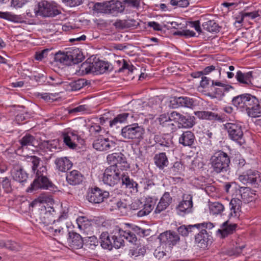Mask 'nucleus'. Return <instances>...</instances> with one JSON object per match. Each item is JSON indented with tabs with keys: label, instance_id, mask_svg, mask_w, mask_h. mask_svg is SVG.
Listing matches in <instances>:
<instances>
[{
	"label": "nucleus",
	"instance_id": "24",
	"mask_svg": "<svg viewBox=\"0 0 261 261\" xmlns=\"http://www.w3.org/2000/svg\"><path fill=\"white\" fill-rule=\"evenodd\" d=\"M55 164L56 169L62 172H66L72 166V162L67 157L57 158Z\"/></svg>",
	"mask_w": 261,
	"mask_h": 261
},
{
	"label": "nucleus",
	"instance_id": "57",
	"mask_svg": "<svg viewBox=\"0 0 261 261\" xmlns=\"http://www.w3.org/2000/svg\"><path fill=\"white\" fill-rule=\"evenodd\" d=\"M244 248V246H239L233 247L231 249L228 250L227 253L230 255H238L241 253L242 249Z\"/></svg>",
	"mask_w": 261,
	"mask_h": 261
},
{
	"label": "nucleus",
	"instance_id": "30",
	"mask_svg": "<svg viewBox=\"0 0 261 261\" xmlns=\"http://www.w3.org/2000/svg\"><path fill=\"white\" fill-rule=\"evenodd\" d=\"M94 66V74H100L107 71H110L112 69L111 65L108 62L102 61H98L93 62Z\"/></svg>",
	"mask_w": 261,
	"mask_h": 261
},
{
	"label": "nucleus",
	"instance_id": "12",
	"mask_svg": "<svg viewBox=\"0 0 261 261\" xmlns=\"http://www.w3.org/2000/svg\"><path fill=\"white\" fill-rule=\"evenodd\" d=\"M182 197V201L178 203L176 209L177 214L184 217L192 212L193 201L192 196L190 194H184Z\"/></svg>",
	"mask_w": 261,
	"mask_h": 261
},
{
	"label": "nucleus",
	"instance_id": "40",
	"mask_svg": "<svg viewBox=\"0 0 261 261\" xmlns=\"http://www.w3.org/2000/svg\"><path fill=\"white\" fill-rule=\"evenodd\" d=\"M59 141L57 139H54L48 141H43L40 144V147L42 149L48 150L50 151L59 148Z\"/></svg>",
	"mask_w": 261,
	"mask_h": 261
},
{
	"label": "nucleus",
	"instance_id": "49",
	"mask_svg": "<svg viewBox=\"0 0 261 261\" xmlns=\"http://www.w3.org/2000/svg\"><path fill=\"white\" fill-rule=\"evenodd\" d=\"M78 228L80 230H85L90 226L91 224L89 220L84 217H81L76 219Z\"/></svg>",
	"mask_w": 261,
	"mask_h": 261
},
{
	"label": "nucleus",
	"instance_id": "27",
	"mask_svg": "<svg viewBox=\"0 0 261 261\" xmlns=\"http://www.w3.org/2000/svg\"><path fill=\"white\" fill-rule=\"evenodd\" d=\"M236 227L237 224H230L228 221H226L221 225V228L218 229L217 233L221 238H224L232 234L235 231Z\"/></svg>",
	"mask_w": 261,
	"mask_h": 261
},
{
	"label": "nucleus",
	"instance_id": "58",
	"mask_svg": "<svg viewBox=\"0 0 261 261\" xmlns=\"http://www.w3.org/2000/svg\"><path fill=\"white\" fill-rule=\"evenodd\" d=\"M2 185L3 188L6 193H10L12 191L10 181L7 177H5L3 178L2 181Z\"/></svg>",
	"mask_w": 261,
	"mask_h": 261
},
{
	"label": "nucleus",
	"instance_id": "7",
	"mask_svg": "<svg viewBox=\"0 0 261 261\" xmlns=\"http://www.w3.org/2000/svg\"><path fill=\"white\" fill-rule=\"evenodd\" d=\"M34 11L35 16L43 17H55L60 13L56 6L46 1L39 2L35 6Z\"/></svg>",
	"mask_w": 261,
	"mask_h": 261
},
{
	"label": "nucleus",
	"instance_id": "9",
	"mask_svg": "<svg viewBox=\"0 0 261 261\" xmlns=\"http://www.w3.org/2000/svg\"><path fill=\"white\" fill-rule=\"evenodd\" d=\"M224 127L231 140L237 142L240 145L244 142L242 126L239 123L237 122L227 123L224 125Z\"/></svg>",
	"mask_w": 261,
	"mask_h": 261
},
{
	"label": "nucleus",
	"instance_id": "28",
	"mask_svg": "<svg viewBox=\"0 0 261 261\" xmlns=\"http://www.w3.org/2000/svg\"><path fill=\"white\" fill-rule=\"evenodd\" d=\"M172 201L169 193L165 192L161 197L155 210V213H160L168 207Z\"/></svg>",
	"mask_w": 261,
	"mask_h": 261
},
{
	"label": "nucleus",
	"instance_id": "1",
	"mask_svg": "<svg viewBox=\"0 0 261 261\" xmlns=\"http://www.w3.org/2000/svg\"><path fill=\"white\" fill-rule=\"evenodd\" d=\"M232 102L241 111H246L250 117L256 118L261 116V107L254 96L249 94L240 95L234 97Z\"/></svg>",
	"mask_w": 261,
	"mask_h": 261
},
{
	"label": "nucleus",
	"instance_id": "46",
	"mask_svg": "<svg viewBox=\"0 0 261 261\" xmlns=\"http://www.w3.org/2000/svg\"><path fill=\"white\" fill-rule=\"evenodd\" d=\"M240 197L241 200L244 203H248L253 199L252 193L248 188H242L240 190Z\"/></svg>",
	"mask_w": 261,
	"mask_h": 261
},
{
	"label": "nucleus",
	"instance_id": "4",
	"mask_svg": "<svg viewBox=\"0 0 261 261\" xmlns=\"http://www.w3.org/2000/svg\"><path fill=\"white\" fill-rule=\"evenodd\" d=\"M230 161L228 154L219 150L215 152L210 159V164L213 172L225 173L229 171Z\"/></svg>",
	"mask_w": 261,
	"mask_h": 261
},
{
	"label": "nucleus",
	"instance_id": "6",
	"mask_svg": "<svg viewBox=\"0 0 261 261\" xmlns=\"http://www.w3.org/2000/svg\"><path fill=\"white\" fill-rule=\"evenodd\" d=\"M144 133L145 130L142 126L134 123L122 127L120 135L127 140H140L143 139Z\"/></svg>",
	"mask_w": 261,
	"mask_h": 261
},
{
	"label": "nucleus",
	"instance_id": "13",
	"mask_svg": "<svg viewBox=\"0 0 261 261\" xmlns=\"http://www.w3.org/2000/svg\"><path fill=\"white\" fill-rule=\"evenodd\" d=\"M158 238L161 244L168 245L170 248L175 246L180 241L178 234L171 230L166 231L161 233Z\"/></svg>",
	"mask_w": 261,
	"mask_h": 261
},
{
	"label": "nucleus",
	"instance_id": "48",
	"mask_svg": "<svg viewBox=\"0 0 261 261\" xmlns=\"http://www.w3.org/2000/svg\"><path fill=\"white\" fill-rule=\"evenodd\" d=\"M80 71L82 74H88L89 73L94 74L93 63L87 61L83 63L80 68Z\"/></svg>",
	"mask_w": 261,
	"mask_h": 261
},
{
	"label": "nucleus",
	"instance_id": "25",
	"mask_svg": "<svg viewBox=\"0 0 261 261\" xmlns=\"http://www.w3.org/2000/svg\"><path fill=\"white\" fill-rule=\"evenodd\" d=\"M84 179L83 175L77 170H74L66 174V180L68 184L75 186L82 183Z\"/></svg>",
	"mask_w": 261,
	"mask_h": 261
},
{
	"label": "nucleus",
	"instance_id": "42",
	"mask_svg": "<svg viewBox=\"0 0 261 261\" xmlns=\"http://www.w3.org/2000/svg\"><path fill=\"white\" fill-rule=\"evenodd\" d=\"M202 27L204 31L210 33L219 32L220 28L214 20H208L204 22L202 24Z\"/></svg>",
	"mask_w": 261,
	"mask_h": 261
},
{
	"label": "nucleus",
	"instance_id": "35",
	"mask_svg": "<svg viewBox=\"0 0 261 261\" xmlns=\"http://www.w3.org/2000/svg\"><path fill=\"white\" fill-rule=\"evenodd\" d=\"M155 165L160 169H163L168 165V160L165 152L156 154L153 158Z\"/></svg>",
	"mask_w": 261,
	"mask_h": 261
},
{
	"label": "nucleus",
	"instance_id": "8",
	"mask_svg": "<svg viewBox=\"0 0 261 261\" xmlns=\"http://www.w3.org/2000/svg\"><path fill=\"white\" fill-rule=\"evenodd\" d=\"M122 176V171H120L118 167L110 166L107 167L103 174L102 181L105 184L110 186H114L120 181Z\"/></svg>",
	"mask_w": 261,
	"mask_h": 261
},
{
	"label": "nucleus",
	"instance_id": "22",
	"mask_svg": "<svg viewBox=\"0 0 261 261\" xmlns=\"http://www.w3.org/2000/svg\"><path fill=\"white\" fill-rule=\"evenodd\" d=\"M63 136L64 142L69 148L74 149L76 147V143L79 142L80 137L75 131L67 130L63 133Z\"/></svg>",
	"mask_w": 261,
	"mask_h": 261
},
{
	"label": "nucleus",
	"instance_id": "26",
	"mask_svg": "<svg viewBox=\"0 0 261 261\" xmlns=\"http://www.w3.org/2000/svg\"><path fill=\"white\" fill-rule=\"evenodd\" d=\"M175 113V111L172 112L170 114H163L158 118V121L160 124L163 126H169L171 128L172 132L176 130V126L174 124V120L172 118V116Z\"/></svg>",
	"mask_w": 261,
	"mask_h": 261
},
{
	"label": "nucleus",
	"instance_id": "14",
	"mask_svg": "<svg viewBox=\"0 0 261 261\" xmlns=\"http://www.w3.org/2000/svg\"><path fill=\"white\" fill-rule=\"evenodd\" d=\"M239 179L244 184L260 185L261 173L257 171L249 170L240 175L239 176Z\"/></svg>",
	"mask_w": 261,
	"mask_h": 261
},
{
	"label": "nucleus",
	"instance_id": "19",
	"mask_svg": "<svg viewBox=\"0 0 261 261\" xmlns=\"http://www.w3.org/2000/svg\"><path fill=\"white\" fill-rule=\"evenodd\" d=\"M93 146L96 150L106 151L115 149L116 143L108 138L99 137L94 141Z\"/></svg>",
	"mask_w": 261,
	"mask_h": 261
},
{
	"label": "nucleus",
	"instance_id": "21",
	"mask_svg": "<svg viewBox=\"0 0 261 261\" xmlns=\"http://www.w3.org/2000/svg\"><path fill=\"white\" fill-rule=\"evenodd\" d=\"M11 172L13 179L19 182H23L28 178L27 173L23 170L19 162H15L13 163V168Z\"/></svg>",
	"mask_w": 261,
	"mask_h": 261
},
{
	"label": "nucleus",
	"instance_id": "2",
	"mask_svg": "<svg viewBox=\"0 0 261 261\" xmlns=\"http://www.w3.org/2000/svg\"><path fill=\"white\" fill-rule=\"evenodd\" d=\"M29 162L32 166V171L36 174V177L31 184L28 191L32 192L38 189H49L53 187V184L46 177V168L42 166L37 169L41 161L39 158L36 156H31Z\"/></svg>",
	"mask_w": 261,
	"mask_h": 261
},
{
	"label": "nucleus",
	"instance_id": "63",
	"mask_svg": "<svg viewBox=\"0 0 261 261\" xmlns=\"http://www.w3.org/2000/svg\"><path fill=\"white\" fill-rule=\"evenodd\" d=\"M28 0H12L11 5L16 8H21Z\"/></svg>",
	"mask_w": 261,
	"mask_h": 261
},
{
	"label": "nucleus",
	"instance_id": "32",
	"mask_svg": "<svg viewBox=\"0 0 261 261\" xmlns=\"http://www.w3.org/2000/svg\"><path fill=\"white\" fill-rule=\"evenodd\" d=\"M35 142V138L33 136L26 134L19 140L20 146L18 148V151H19L21 150L23 151L27 149L28 146H34Z\"/></svg>",
	"mask_w": 261,
	"mask_h": 261
},
{
	"label": "nucleus",
	"instance_id": "38",
	"mask_svg": "<svg viewBox=\"0 0 261 261\" xmlns=\"http://www.w3.org/2000/svg\"><path fill=\"white\" fill-rule=\"evenodd\" d=\"M185 170L184 165L180 162H175L173 166L168 168L166 173L170 176H176L180 175Z\"/></svg>",
	"mask_w": 261,
	"mask_h": 261
},
{
	"label": "nucleus",
	"instance_id": "5",
	"mask_svg": "<svg viewBox=\"0 0 261 261\" xmlns=\"http://www.w3.org/2000/svg\"><path fill=\"white\" fill-rule=\"evenodd\" d=\"M111 237L114 247L116 248L124 245V239L131 243H135L137 241L136 236L133 232L130 230H123L118 226L113 227L111 231Z\"/></svg>",
	"mask_w": 261,
	"mask_h": 261
},
{
	"label": "nucleus",
	"instance_id": "15",
	"mask_svg": "<svg viewBox=\"0 0 261 261\" xmlns=\"http://www.w3.org/2000/svg\"><path fill=\"white\" fill-rule=\"evenodd\" d=\"M138 118L137 114H134L133 112H125L121 113L117 115L112 120L109 121V125L111 128H117L118 125L124 122H128L132 119L136 120Z\"/></svg>",
	"mask_w": 261,
	"mask_h": 261
},
{
	"label": "nucleus",
	"instance_id": "56",
	"mask_svg": "<svg viewBox=\"0 0 261 261\" xmlns=\"http://www.w3.org/2000/svg\"><path fill=\"white\" fill-rule=\"evenodd\" d=\"M84 242H85L87 245L89 246V247L91 248V249H93V248L96 246L98 244L96 237L94 236L88 237L87 239L85 238Z\"/></svg>",
	"mask_w": 261,
	"mask_h": 261
},
{
	"label": "nucleus",
	"instance_id": "61",
	"mask_svg": "<svg viewBox=\"0 0 261 261\" xmlns=\"http://www.w3.org/2000/svg\"><path fill=\"white\" fill-rule=\"evenodd\" d=\"M5 248L10 250H18L19 246L18 244L11 241H7L6 242Z\"/></svg>",
	"mask_w": 261,
	"mask_h": 261
},
{
	"label": "nucleus",
	"instance_id": "39",
	"mask_svg": "<svg viewBox=\"0 0 261 261\" xmlns=\"http://www.w3.org/2000/svg\"><path fill=\"white\" fill-rule=\"evenodd\" d=\"M155 204V202L154 201L152 198H149L147 199L146 202L143 204V208L139 211L138 213V216L142 217L147 215L153 209Z\"/></svg>",
	"mask_w": 261,
	"mask_h": 261
},
{
	"label": "nucleus",
	"instance_id": "45",
	"mask_svg": "<svg viewBox=\"0 0 261 261\" xmlns=\"http://www.w3.org/2000/svg\"><path fill=\"white\" fill-rule=\"evenodd\" d=\"M108 39L120 41H126L134 38L133 36L129 37L126 34H107Z\"/></svg>",
	"mask_w": 261,
	"mask_h": 261
},
{
	"label": "nucleus",
	"instance_id": "3",
	"mask_svg": "<svg viewBox=\"0 0 261 261\" xmlns=\"http://www.w3.org/2000/svg\"><path fill=\"white\" fill-rule=\"evenodd\" d=\"M84 56L78 48H69L65 52L59 51L55 55V61L66 65L81 62Z\"/></svg>",
	"mask_w": 261,
	"mask_h": 261
},
{
	"label": "nucleus",
	"instance_id": "64",
	"mask_svg": "<svg viewBox=\"0 0 261 261\" xmlns=\"http://www.w3.org/2000/svg\"><path fill=\"white\" fill-rule=\"evenodd\" d=\"M128 206L132 210H137L141 208L143 206V204L139 200H136L128 205Z\"/></svg>",
	"mask_w": 261,
	"mask_h": 261
},
{
	"label": "nucleus",
	"instance_id": "31",
	"mask_svg": "<svg viewBox=\"0 0 261 261\" xmlns=\"http://www.w3.org/2000/svg\"><path fill=\"white\" fill-rule=\"evenodd\" d=\"M195 139V136L192 132L186 131L179 138V143L184 146H191Z\"/></svg>",
	"mask_w": 261,
	"mask_h": 261
},
{
	"label": "nucleus",
	"instance_id": "33",
	"mask_svg": "<svg viewBox=\"0 0 261 261\" xmlns=\"http://www.w3.org/2000/svg\"><path fill=\"white\" fill-rule=\"evenodd\" d=\"M242 201L239 198H232L229 204L230 210V215L233 217H236L241 212Z\"/></svg>",
	"mask_w": 261,
	"mask_h": 261
},
{
	"label": "nucleus",
	"instance_id": "59",
	"mask_svg": "<svg viewBox=\"0 0 261 261\" xmlns=\"http://www.w3.org/2000/svg\"><path fill=\"white\" fill-rule=\"evenodd\" d=\"M62 2L67 6L74 7L82 4L83 0H62Z\"/></svg>",
	"mask_w": 261,
	"mask_h": 261
},
{
	"label": "nucleus",
	"instance_id": "11",
	"mask_svg": "<svg viewBox=\"0 0 261 261\" xmlns=\"http://www.w3.org/2000/svg\"><path fill=\"white\" fill-rule=\"evenodd\" d=\"M109 193L107 191H103L100 189L96 187L89 189L86 195V199L93 203H100L104 201L105 199L108 198Z\"/></svg>",
	"mask_w": 261,
	"mask_h": 261
},
{
	"label": "nucleus",
	"instance_id": "62",
	"mask_svg": "<svg viewBox=\"0 0 261 261\" xmlns=\"http://www.w3.org/2000/svg\"><path fill=\"white\" fill-rule=\"evenodd\" d=\"M30 117V115L28 113H20L16 115L15 119L18 123H20L23 121L27 120Z\"/></svg>",
	"mask_w": 261,
	"mask_h": 261
},
{
	"label": "nucleus",
	"instance_id": "36",
	"mask_svg": "<svg viewBox=\"0 0 261 261\" xmlns=\"http://www.w3.org/2000/svg\"><path fill=\"white\" fill-rule=\"evenodd\" d=\"M236 77L240 83L249 85L251 83L252 72L243 73L241 71L239 70L236 73Z\"/></svg>",
	"mask_w": 261,
	"mask_h": 261
},
{
	"label": "nucleus",
	"instance_id": "52",
	"mask_svg": "<svg viewBox=\"0 0 261 261\" xmlns=\"http://www.w3.org/2000/svg\"><path fill=\"white\" fill-rule=\"evenodd\" d=\"M125 226L128 227L129 229L136 236L135 233L140 236L144 237L145 236V230L143 229L136 225H131L128 223L125 224Z\"/></svg>",
	"mask_w": 261,
	"mask_h": 261
},
{
	"label": "nucleus",
	"instance_id": "41",
	"mask_svg": "<svg viewBox=\"0 0 261 261\" xmlns=\"http://www.w3.org/2000/svg\"><path fill=\"white\" fill-rule=\"evenodd\" d=\"M194 114L199 119H202L213 120L220 118L217 114L210 111H195Z\"/></svg>",
	"mask_w": 261,
	"mask_h": 261
},
{
	"label": "nucleus",
	"instance_id": "18",
	"mask_svg": "<svg viewBox=\"0 0 261 261\" xmlns=\"http://www.w3.org/2000/svg\"><path fill=\"white\" fill-rule=\"evenodd\" d=\"M118 6L122 7L120 3H116L115 4L111 2H108L104 3H96L93 8V10L97 13H113L116 8Z\"/></svg>",
	"mask_w": 261,
	"mask_h": 261
},
{
	"label": "nucleus",
	"instance_id": "44",
	"mask_svg": "<svg viewBox=\"0 0 261 261\" xmlns=\"http://www.w3.org/2000/svg\"><path fill=\"white\" fill-rule=\"evenodd\" d=\"M211 214L213 215H221L224 210V205L220 202H212L209 205Z\"/></svg>",
	"mask_w": 261,
	"mask_h": 261
},
{
	"label": "nucleus",
	"instance_id": "34",
	"mask_svg": "<svg viewBox=\"0 0 261 261\" xmlns=\"http://www.w3.org/2000/svg\"><path fill=\"white\" fill-rule=\"evenodd\" d=\"M68 242L70 245L76 248L82 247L84 243V240L82 237L76 232H69Z\"/></svg>",
	"mask_w": 261,
	"mask_h": 261
},
{
	"label": "nucleus",
	"instance_id": "29",
	"mask_svg": "<svg viewBox=\"0 0 261 261\" xmlns=\"http://www.w3.org/2000/svg\"><path fill=\"white\" fill-rule=\"evenodd\" d=\"M120 180H121L122 186H125V188L130 189L131 192H138V184L123 172H122V176L121 177Z\"/></svg>",
	"mask_w": 261,
	"mask_h": 261
},
{
	"label": "nucleus",
	"instance_id": "55",
	"mask_svg": "<svg viewBox=\"0 0 261 261\" xmlns=\"http://www.w3.org/2000/svg\"><path fill=\"white\" fill-rule=\"evenodd\" d=\"M158 138V137H156L155 139L160 145L168 148H173V143L170 139L166 140L165 138H162L159 140Z\"/></svg>",
	"mask_w": 261,
	"mask_h": 261
},
{
	"label": "nucleus",
	"instance_id": "54",
	"mask_svg": "<svg viewBox=\"0 0 261 261\" xmlns=\"http://www.w3.org/2000/svg\"><path fill=\"white\" fill-rule=\"evenodd\" d=\"M31 80H35L38 83H43L47 81V78L45 75L42 73H36L30 76Z\"/></svg>",
	"mask_w": 261,
	"mask_h": 261
},
{
	"label": "nucleus",
	"instance_id": "16",
	"mask_svg": "<svg viewBox=\"0 0 261 261\" xmlns=\"http://www.w3.org/2000/svg\"><path fill=\"white\" fill-rule=\"evenodd\" d=\"M194 105V99L189 97H174L170 101V107L172 109L179 107L192 109Z\"/></svg>",
	"mask_w": 261,
	"mask_h": 261
},
{
	"label": "nucleus",
	"instance_id": "10",
	"mask_svg": "<svg viewBox=\"0 0 261 261\" xmlns=\"http://www.w3.org/2000/svg\"><path fill=\"white\" fill-rule=\"evenodd\" d=\"M55 210L52 207H48V210L46 208L41 209L35 214V218L37 222L48 225L52 222L56 223L54 213Z\"/></svg>",
	"mask_w": 261,
	"mask_h": 261
},
{
	"label": "nucleus",
	"instance_id": "23",
	"mask_svg": "<svg viewBox=\"0 0 261 261\" xmlns=\"http://www.w3.org/2000/svg\"><path fill=\"white\" fill-rule=\"evenodd\" d=\"M211 236L205 229H202L195 237V242L197 246L203 249L207 248L211 242Z\"/></svg>",
	"mask_w": 261,
	"mask_h": 261
},
{
	"label": "nucleus",
	"instance_id": "37",
	"mask_svg": "<svg viewBox=\"0 0 261 261\" xmlns=\"http://www.w3.org/2000/svg\"><path fill=\"white\" fill-rule=\"evenodd\" d=\"M100 243L101 246L104 249L110 250L114 247L112 239L110 238V236L107 232H103L101 234L100 236Z\"/></svg>",
	"mask_w": 261,
	"mask_h": 261
},
{
	"label": "nucleus",
	"instance_id": "43",
	"mask_svg": "<svg viewBox=\"0 0 261 261\" xmlns=\"http://www.w3.org/2000/svg\"><path fill=\"white\" fill-rule=\"evenodd\" d=\"M117 65L119 66L118 70V72L124 71L125 70H128L129 72H133L135 68L132 64H129L128 62L124 59L117 60L115 61Z\"/></svg>",
	"mask_w": 261,
	"mask_h": 261
},
{
	"label": "nucleus",
	"instance_id": "53",
	"mask_svg": "<svg viewBox=\"0 0 261 261\" xmlns=\"http://www.w3.org/2000/svg\"><path fill=\"white\" fill-rule=\"evenodd\" d=\"M63 83L62 79L58 76H49L48 79L47 80L46 84L53 86H57Z\"/></svg>",
	"mask_w": 261,
	"mask_h": 261
},
{
	"label": "nucleus",
	"instance_id": "60",
	"mask_svg": "<svg viewBox=\"0 0 261 261\" xmlns=\"http://www.w3.org/2000/svg\"><path fill=\"white\" fill-rule=\"evenodd\" d=\"M146 252V248L144 246H138L134 250L133 255H135V256H139V255H144Z\"/></svg>",
	"mask_w": 261,
	"mask_h": 261
},
{
	"label": "nucleus",
	"instance_id": "17",
	"mask_svg": "<svg viewBox=\"0 0 261 261\" xmlns=\"http://www.w3.org/2000/svg\"><path fill=\"white\" fill-rule=\"evenodd\" d=\"M174 122H178L184 128H191L195 124V117L188 115H184L175 111L172 116Z\"/></svg>",
	"mask_w": 261,
	"mask_h": 261
},
{
	"label": "nucleus",
	"instance_id": "20",
	"mask_svg": "<svg viewBox=\"0 0 261 261\" xmlns=\"http://www.w3.org/2000/svg\"><path fill=\"white\" fill-rule=\"evenodd\" d=\"M107 160L108 164L111 165V166L118 167V164H122L124 168H129L126 158L121 152H116L108 154Z\"/></svg>",
	"mask_w": 261,
	"mask_h": 261
},
{
	"label": "nucleus",
	"instance_id": "47",
	"mask_svg": "<svg viewBox=\"0 0 261 261\" xmlns=\"http://www.w3.org/2000/svg\"><path fill=\"white\" fill-rule=\"evenodd\" d=\"M197 226H199V225H181L178 228L177 231L181 236H187L190 233L194 231V230L197 229Z\"/></svg>",
	"mask_w": 261,
	"mask_h": 261
},
{
	"label": "nucleus",
	"instance_id": "51",
	"mask_svg": "<svg viewBox=\"0 0 261 261\" xmlns=\"http://www.w3.org/2000/svg\"><path fill=\"white\" fill-rule=\"evenodd\" d=\"M114 24L116 28L118 30L129 28L133 25L131 21L126 20H118Z\"/></svg>",
	"mask_w": 261,
	"mask_h": 261
},
{
	"label": "nucleus",
	"instance_id": "50",
	"mask_svg": "<svg viewBox=\"0 0 261 261\" xmlns=\"http://www.w3.org/2000/svg\"><path fill=\"white\" fill-rule=\"evenodd\" d=\"M87 82L84 79H79L72 82L69 85L72 91H76L81 89L86 85Z\"/></svg>",
	"mask_w": 261,
	"mask_h": 261
}]
</instances>
